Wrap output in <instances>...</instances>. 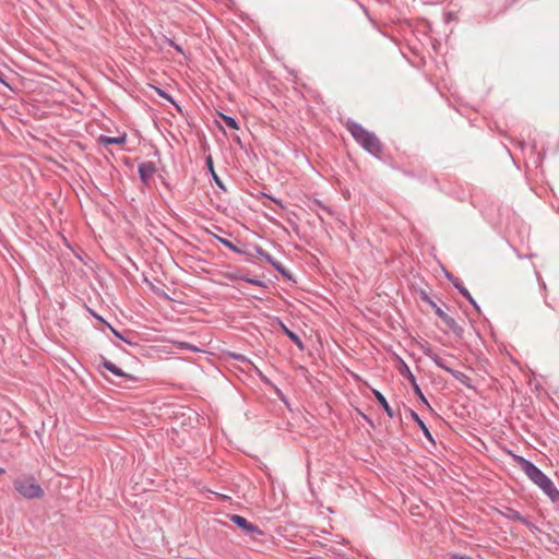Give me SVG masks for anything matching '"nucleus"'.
<instances>
[{"label": "nucleus", "instance_id": "32", "mask_svg": "<svg viewBox=\"0 0 559 559\" xmlns=\"http://www.w3.org/2000/svg\"><path fill=\"white\" fill-rule=\"evenodd\" d=\"M248 283L251 285L258 286V287H264V283L261 280H259L258 277H250Z\"/></svg>", "mask_w": 559, "mask_h": 559}, {"label": "nucleus", "instance_id": "1", "mask_svg": "<svg viewBox=\"0 0 559 559\" xmlns=\"http://www.w3.org/2000/svg\"><path fill=\"white\" fill-rule=\"evenodd\" d=\"M345 128L354 140L369 154L378 158L382 155L383 144L373 132L368 131L360 123L350 119L345 123Z\"/></svg>", "mask_w": 559, "mask_h": 559}, {"label": "nucleus", "instance_id": "21", "mask_svg": "<svg viewBox=\"0 0 559 559\" xmlns=\"http://www.w3.org/2000/svg\"><path fill=\"white\" fill-rule=\"evenodd\" d=\"M312 204L318 206L319 209H321L322 211H324L325 213H328L331 216H334L336 214V212L332 207L323 204L322 201L319 199H313Z\"/></svg>", "mask_w": 559, "mask_h": 559}, {"label": "nucleus", "instance_id": "37", "mask_svg": "<svg viewBox=\"0 0 559 559\" xmlns=\"http://www.w3.org/2000/svg\"><path fill=\"white\" fill-rule=\"evenodd\" d=\"M451 559H474V558L471 556L453 554V555H451Z\"/></svg>", "mask_w": 559, "mask_h": 559}, {"label": "nucleus", "instance_id": "12", "mask_svg": "<svg viewBox=\"0 0 559 559\" xmlns=\"http://www.w3.org/2000/svg\"><path fill=\"white\" fill-rule=\"evenodd\" d=\"M372 393H373L377 402L381 405V407L385 412V414L391 418L394 417V412H393L392 407L390 406V404L388 403L385 396L379 390H376V389H372Z\"/></svg>", "mask_w": 559, "mask_h": 559}, {"label": "nucleus", "instance_id": "3", "mask_svg": "<svg viewBox=\"0 0 559 559\" xmlns=\"http://www.w3.org/2000/svg\"><path fill=\"white\" fill-rule=\"evenodd\" d=\"M399 372L400 374L409 381L412 389L415 393V395L419 399V401L425 404L426 406L430 407L428 400L424 395L420 386L417 383V380L413 372L411 371L409 367L406 365V362L402 359H400V366H399Z\"/></svg>", "mask_w": 559, "mask_h": 559}, {"label": "nucleus", "instance_id": "24", "mask_svg": "<svg viewBox=\"0 0 559 559\" xmlns=\"http://www.w3.org/2000/svg\"><path fill=\"white\" fill-rule=\"evenodd\" d=\"M255 252L258 255L262 257L267 263H273V257L265 252L261 247H255Z\"/></svg>", "mask_w": 559, "mask_h": 559}, {"label": "nucleus", "instance_id": "15", "mask_svg": "<svg viewBox=\"0 0 559 559\" xmlns=\"http://www.w3.org/2000/svg\"><path fill=\"white\" fill-rule=\"evenodd\" d=\"M451 376L460 381L464 386L468 389H475V386L472 384L471 378L466 373L454 370Z\"/></svg>", "mask_w": 559, "mask_h": 559}, {"label": "nucleus", "instance_id": "7", "mask_svg": "<svg viewBox=\"0 0 559 559\" xmlns=\"http://www.w3.org/2000/svg\"><path fill=\"white\" fill-rule=\"evenodd\" d=\"M127 142V133L126 132H119L117 136H108V135H99L97 139V143L108 147L109 145L116 144V145H123Z\"/></svg>", "mask_w": 559, "mask_h": 559}, {"label": "nucleus", "instance_id": "19", "mask_svg": "<svg viewBox=\"0 0 559 559\" xmlns=\"http://www.w3.org/2000/svg\"><path fill=\"white\" fill-rule=\"evenodd\" d=\"M432 361L436 364L437 367L443 369L448 373L452 374L454 369H452L450 366H448L447 361L441 358L440 356L432 357Z\"/></svg>", "mask_w": 559, "mask_h": 559}, {"label": "nucleus", "instance_id": "6", "mask_svg": "<svg viewBox=\"0 0 559 559\" xmlns=\"http://www.w3.org/2000/svg\"><path fill=\"white\" fill-rule=\"evenodd\" d=\"M445 277L451 281L453 286L459 290V293L465 297L468 302L474 307V309L480 313V307L477 301L473 298L468 289L462 284V281L459 277H455L451 272L444 270Z\"/></svg>", "mask_w": 559, "mask_h": 559}, {"label": "nucleus", "instance_id": "36", "mask_svg": "<svg viewBox=\"0 0 559 559\" xmlns=\"http://www.w3.org/2000/svg\"><path fill=\"white\" fill-rule=\"evenodd\" d=\"M523 525H525L526 527H528L531 531H537L538 527L532 523L527 518H526V523H522Z\"/></svg>", "mask_w": 559, "mask_h": 559}, {"label": "nucleus", "instance_id": "17", "mask_svg": "<svg viewBox=\"0 0 559 559\" xmlns=\"http://www.w3.org/2000/svg\"><path fill=\"white\" fill-rule=\"evenodd\" d=\"M155 171L156 167L153 162L141 163L138 168V175H153Z\"/></svg>", "mask_w": 559, "mask_h": 559}, {"label": "nucleus", "instance_id": "35", "mask_svg": "<svg viewBox=\"0 0 559 559\" xmlns=\"http://www.w3.org/2000/svg\"><path fill=\"white\" fill-rule=\"evenodd\" d=\"M140 179L143 186L150 187L154 177H140Z\"/></svg>", "mask_w": 559, "mask_h": 559}, {"label": "nucleus", "instance_id": "23", "mask_svg": "<svg viewBox=\"0 0 559 559\" xmlns=\"http://www.w3.org/2000/svg\"><path fill=\"white\" fill-rule=\"evenodd\" d=\"M242 272L240 270L228 271L225 273V278L229 281H238L241 277Z\"/></svg>", "mask_w": 559, "mask_h": 559}, {"label": "nucleus", "instance_id": "30", "mask_svg": "<svg viewBox=\"0 0 559 559\" xmlns=\"http://www.w3.org/2000/svg\"><path fill=\"white\" fill-rule=\"evenodd\" d=\"M230 356L237 360V361H240V362H251L245 355L242 354H237V353H233L230 354Z\"/></svg>", "mask_w": 559, "mask_h": 559}, {"label": "nucleus", "instance_id": "43", "mask_svg": "<svg viewBox=\"0 0 559 559\" xmlns=\"http://www.w3.org/2000/svg\"><path fill=\"white\" fill-rule=\"evenodd\" d=\"M166 43H167L169 46H171V47H174V46H175V44H176V43H175L173 39H170V38H166Z\"/></svg>", "mask_w": 559, "mask_h": 559}, {"label": "nucleus", "instance_id": "46", "mask_svg": "<svg viewBox=\"0 0 559 559\" xmlns=\"http://www.w3.org/2000/svg\"><path fill=\"white\" fill-rule=\"evenodd\" d=\"M81 178H82V180H83V182H84V183H86V182H87V180H91V179H92V177H91V176H87V177H81Z\"/></svg>", "mask_w": 559, "mask_h": 559}, {"label": "nucleus", "instance_id": "39", "mask_svg": "<svg viewBox=\"0 0 559 559\" xmlns=\"http://www.w3.org/2000/svg\"><path fill=\"white\" fill-rule=\"evenodd\" d=\"M0 83L5 85V86H9L8 82H7V76L5 74L0 70Z\"/></svg>", "mask_w": 559, "mask_h": 559}, {"label": "nucleus", "instance_id": "11", "mask_svg": "<svg viewBox=\"0 0 559 559\" xmlns=\"http://www.w3.org/2000/svg\"><path fill=\"white\" fill-rule=\"evenodd\" d=\"M409 414H411V417L414 419V421L418 425V427L421 430L425 438L435 445L436 444L435 438L432 437L430 430L428 429L426 424L423 421V419L419 417V415L413 409H409Z\"/></svg>", "mask_w": 559, "mask_h": 559}, {"label": "nucleus", "instance_id": "28", "mask_svg": "<svg viewBox=\"0 0 559 559\" xmlns=\"http://www.w3.org/2000/svg\"><path fill=\"white\" fill-rule=\"evenodd\" d=\"M155 88V92L163 98H165L166 100L170 102V103H174V98L170 94H168L166 91L159 88V87H154Z\"/></svg>", "mask_w": 559, "mask_h": 559}, {"label": "nucleus", "instance_id": "4", "mask_svg": "<svg viewBox=\"0 0 559 559\" xmlns=\"http://www.w3.org/2000/svg\"><path fill=\"white\" fill-rule=\"evenodd\" d=\"M513 457H514V461L520 466V468L524 472V474L528 477V479L533 484L535 481L539 480V478L545 475V473L530 460H527L521 455H514Z\"/></svg>", "mask_w": 559, "mask_h": 559}, {"label": "nucleus", "instance_id": "45", "mask_svg": "<svg viewBox=\"0 0 559 559\" xmlns=\"http://www.w3.org/2000/svg\"><path fill=\"white\" fill-rule=\"evenodd\" d=\"M92 314H93L96 319H98L99 321L105 322V321H104V319H103L102 317L97 316V313L92 312Z\"/></svg>", "mask_w": 559, "mask_h": 559}, {"label": "nucleus", "instance_id": "14", "mask_svg": "<svg viewBox=\"0 0 559 559\" xmlns=\"http://www.w3.org/2000/svg\"><path fill=\"white\" fill-rule=\"evenodd\" d=\"M213 237L218 241L221 242L223 246H225L226 248H228L229 250H231L233 252L235 253H239V254H248V252L241 248H239L237 245H235L234 242H231L230 240L226 239V238H223V237H219L218 235H213Z\"/></svg>", "mask_w": 559, "mask_h": 559}, {"label": "nucleus", "instance_id": "27", "mask_svg": "<svg viewBox=\"0 0 559 559\" xmlns=\"http://www.w3.org/2000/svg\"><path fill=\"white\" fill-rule=\"evenodd\" d=\"M421 350L424 353L425 356H427L428 358H430L432 360V357H436V356H439L438 354H436L432 348L428 345H423L421 346Z\"/></svg>", "mask_w": 559, "mask_h": 559}, {"label": "nucleus", "instance_id": "9", "mask_svg": "<svg viewBox=\"0 0 559 559\" xmlns=\"http://www.w3.org/2000/svg\"><path fill=\"white\" fill-rule=\"evenodd\" d=\"M100 365L106 369L108 370L109 372H111L112 374L117 376V377H120V378H127V379H130V380H136L135 377L131 376V374H128L126 373L122 369H120L118 366H116L112 361L106 359L105 357H102V362Z\"/></svg>", "mask_w": 559, "mask_h": 559}, {"label": "nucleus", "instance_id": "25", "mask_svg": "<svg viewBox=\"0 0 559 559\" xmlns=\"http://www.w3.org/2000/svg\"><path fill=\"white\" fill-rule=\"evenodd\" d=\"M108 328L110 329L111 333L120 338L121 341H123L124 343L129 344V345H136L135 343H132L130 340L126 338L119 331H117L115 328H112L109 323H107Z\"/></svg>", "mask_w": 559, "mask_h": 559}, {"label": "nucleus", "instance_id": "22", "mask_svg": "<svg viewBox=\"0 0 559 559\" xmlns=\"http://www.w3.org/2000/svg\"><path fill=\"white\" fill-rule=\"evenodd\" d=\"M158 178L160 180V183L163 185V187L166 190L173 191V189H174V183H173L174 177H158Z\"/></svg>", "mask_w": 559, "mask_h": 559}, {"label": "nucleus", "instance_id": "26", "mask_svg": "<svg viewBox=\"0 0 559 559\" xmlns=\"http://www.w3.org/2000/svg\"><path fill=\"white\" fill-rule=\"evenodd\" d=\"M278 273H281L282 275L284 276H288V271L286 270L285 266L282 265V263L277 262L274 258H273V263H270Z\"/></svg>", "mask_w": 559, "mask_h": 559}, {"label": "nucleus", "instance_id": "41", "mask_svg": "<svg viewBox=\"0 0 559 559\" xmlns=\"http://www.w3.org/2000/svg\"><path fill=\"white\" fill-rule=\"evenodd\" d=\"M173 48H175L179 53H183V49L180 45L175 44V46Z\"/></svg>", "mask_w": 559, "mask_h": 559}, {"label": "nucleus", "instance_id": "16", "mask_svg": "<svg viewBox=\"0 0 559 559\" xmlns=\"http://www.w3.org/2000/svg\"><path fill=\"white\" fill-rule=\"evenodd\" d=\"M283 331L285 333V335L299 348V349H304L305 348V345H304V342L301 341V338L292 330H289L288 328H286L285 325H283Z\"/></svg>", "mask_w": 559, "mask_h": 559}, {"label": "nucleus", "instance_id": "8", "mask_svg": "<svg viewBox=\"0 0 559 559\" xmlns=\"http://www.w3.org/2000/svg\"><path fill=\"white\" fill-rule=\"evenodd\" d=\"M539 489L549 498L552 503L559 504V490L556 488L554 481L549 477L539 487Z\"/></svg>", "mask_w": 559, "mask_h": 559}, {"label": "nucleus", "instance_id": "48", "mask_svg": "<svg viewBox=\"0 0 559 559\" xmlns=\"http://www.w3.org/2000/svg\"><path fill=\"white\" fill-rule=\"evenodd\" d=\"M5 473V469L0 467V475L4 474Z\"/></svg>", "mask_w": 559, "mask_h": 559}, {"label": "nucleus", "instance_id": "10", "mask_svg": "<svg viewBox=\"0 0 559 559\" xmlns=\"http://www.w3.org/2000/svg\"><path fill=\"white\" fill-rule=\"evenodd\" d=\"M498 513L507 520L526 523V518L513 508L504 507L502 510H498Z\"/></svg>", "mask_w": 559, "mask_h": 559}, {"label": "nucleus", "instance_id": "44", "mask_svg": "<svg viewBox=\"0 0 559 559\" xmlns=\"http://www.w3.org/2000/svg\"><path fill=\"white\" fill-rule=\"evenodd\" d=\"M166 43H167L169 46H171V47H174V46H175V44H176V43H175L173 39H170V38H166Z\"/></svg>", "mask_w": 559, "mask_h": 559}, {"label": "nucleus", "instance_id": "42", "mask_svg": "<svg viewBox=\"0 0 559 559\" xmlns=\"http://www.w3.org/2000/svg\"><path fill=\"white\" fill-rule=\"evenodd\" d=\"M249 280H250V277H249V276H247V275H246V274H243V273L241 274L240 281H243V282L248 283V281H249Z\"/></svg>", "mask_w": 559, "mask_h": 559}, {"label": "nucleus", "instance_id": "49", "mask_svg": "<svg viewBox=\"0 0 559 559\" xmlns=\"http://www.w3.org/2000/svg\"><path fill=\"white\" fill-rule=\"evenodd\" d=\"M344 195L348 199V198H349V193H348V191H345V192H344Z\"/></svg>", "mask_w": 559, "mask_h": 559}, {"label": "nucleus", "instance_id": "5", "mask_svg": "<svg viewBox=\"0 0 559 559\" xmlns=\"http://www.w3.org/2000/svg\"><path fill=\"white\" fill-rule=\"evenodd\" d=\"M230 521L252 539H257L258 536H262L264 534L258 525L250 523L246 518L241 515L233 514L230 515Z\"/></svg>", "mask_w": 559, "mask_h": 559}, {"label": "nucleus", "instance_id": "20", "mask_svg": "<svg viewBox=\"0 0 559 559\" xmlns=\"http://www.w3.org/2000/svg\"><path fill=\"white\" fill-rule=\"evenodd\" d=\"M222 117V120L224 121V123L230 128V129H234V130H238L239 129V123L237 121L236 118L234 117H230V116H226V115H221Z\"/></svg>", "mask_w": 559, "mask_h": 559}, {"label": "nucleus", "instance_id": "38", "mask_svg": "<svg viewBox=\"0 0 559 559\" xmlns=\"http://www.w3.org/2000/svg\"><path fill=\"white\" fill-rule=\"evenodd\" d=\"M547 479L548 476L545 474L543 477L539 478V480L535 481L534 485H536L539 488Z\"/></svg>", "mask_w": 559, "mask_h": 559}, {"label": "nucleus", "instance_id": "2", "mask_svg": "<svg viewBox=\"0 0 559 559\" xmlns=\"http://www.w3.org/2000/svg\"><path fill=\"white\" fill-rule=\"evenodd\" d=\"M13 487L20 496L27 500L40 499L44 496V489L32 475H21L13 480Z\"/></svg>", "mask_w": 559, "mask_h": 559}, {"label": "nucleus", "instance_id": "29", "mask_svg": "<svg viewBox=\"0 0 559 559\" xmlns=\"http://www.w3.org/2000/svg\"><path fill=\"white\" fill-rule=\"evenodd\" d=\"M205 164H206V168H207V171L210 175H216L215 170H214V164H213V159H212V156L209 155L205 159Z\"/></svg>", "mask_w": 559, "mask_h": 559}, {"label": "nucleus", "instance_id": "33", "mask_svg": "<svg viewBox=\"0 0 559 559\" xmlns=\"http://www.w3.org/2000/svg\"><path fill=\"white\" fill-rule=\"evenodd\" d=\"M263 195H264V197H266L267 199H270L271 201H273V202H274L276 205H278L281 209H284V207H285V206H284V204H283V202H282L280 199L274 198V197H272V195H269V194H266V193H263Z\"/></svg>", "mask_w": 559, "mask_h": 559}, {"label": "nucleus", "instance_id": "31", "mask_svg": "<svg viewBox=\"0 0 559 559\" xmlns=\"http://www.w3.org/2000/svg\"><path fill=\"white\" fill-rule=\"evenodd\" d=\"M213 181L216 183V186L223 191L227 192L226 186L223 183L221 177H212Z\"/></svg>", "mask_w": 559, "mask_h": 559}, {"label": "nucleus", "instance_id": "34", "mask_svg": "<svg viewBox=\"0 0 559 559\" xmlns=\"http://www.w3.org/2000/svg\"><path fill=\"white\" fill-rule=\"evenodd\" d=\"M179 346H180L181 348H188V349H190V350H192V352H197V350H199L194 345H191V344L186 343V342H181V343H179Z\"/></svg>", "mask_w": 559, "mask_h": 559}, {"label": "nucleus", "instance_id": "47", "mask_svg": "<svg viewBox=\"0 0 559 559\" xmlns=\"http://www.w3.org/2000/svg\"><path fill=\"white\" fill-rule=\"evenodd\" d=\"M524 145H525V143H524L523 141H520V142H519V146H520L521 148H524Z\"/></svg>", "mask_w": 559, "mask_h": 559}, {"label": "nucleus", "instance_id": "18", "mask_svg": "<svg viewBox=\"0 0 559 559\" xmlns=\"http://www.w3.org/2000/svg\"><path fill=\"white\" fill-rule=\"evenodd\" d=\"M423 299L432 307L435 313L440 320H442L447 316V313L440 307H438L437 304L432 301L427 295H425Z\"/></svg>", "mask_w": 559, "mask_h": 559}, {"label": "nucleus", "instance_id": "13", "mask_svg": "<svg viewBox=\"0 0 559 559\" xmlns=\"http://www.w3.org/2000/svg\"><path fill=\"white\" fill-rule=\"evenodd\" d=\"M456 336L461 337L464 330L461 325L457 324V322L455 321L454 318L450 317V316H445L442 320H441Z\"/></svg>", "mask_w": 559, "mask_h": 559}, {"label": "nucleus", "instance_id": "40", "mask_svg": "<svg viewBox=\"0 0 559 559\" xmlns=\"http://www.w3.org/2000/svg\"><path fill=\"white\" fill-rule=\"evenodd\" d=\"M171 104L179 114H182V108L179 104H177L175 100Z\"/></svg>", "mask_w": 559, "mask_h": 559}]
</instances>
